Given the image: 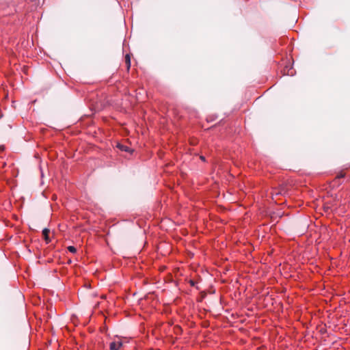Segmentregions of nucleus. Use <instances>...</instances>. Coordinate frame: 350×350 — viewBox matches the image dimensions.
<instances>
[{"label": "nucleus", "mask_w": 350, "mask_h": 350, "mask_svg": "<svg viewBox=\"0 0 350 350\" xmlns=\"http://www.w3.org/2000/svg\"><path fill=\"white\" fill-rule=\"evenodd\" d=\"M123 346V342L120 339L114 340L110 342L109 349L110 350H120Z\"/></svg>", "instance_id": "nucleus-1"}, {"label": "nucleus", "mask_w": 350, "mask_h": 350, "mask_svg": "<svg viewBox=\"0 0 350 350\" xmlns=\"http://www.w3.org/2000/svg\"><path fill=\"white\" fill-rule=\"evenodd\" d=\"M49 232H50V230L48 228H44L42 230V236L44 237V241H46V243L47 244L51 242V239L49 236Z\"/></svg>", "instance_id": "nucleus-2"}, {"label": "nucleus", "mask_w": 350, "mask_h": 350, "mask_svg": "<svg viewBox=\"0 0 350 350\" xmlns=\"http://www.w3.org/2000/svg\"><path fill=\"white\" fill-rule=\"evenodd\" d=\"M117 148L122 151H124V152H131V150L129 147H128L125 145L121 144H118Z\"/></svg>", "instance_id": "nucleus-3"}, {"label": "nucleus", "mask_w": 350, "mask_h": 350, "mask_svg": "<svg viewBox=\"0 0 350 350\" xmlns=\"http://www.w3.org/2000/svg\"><path fill=\"white\" fill-rule=\"evenodd\" d=\"M125 63L126 64L127 70H129L131 67V57L129 54L125 55Z\"/></svg>", "instance_id": "nucleus-4"}, {"label": "nucleus", "mask_w": 350, "mask_h": 350, "mask_svg": "<svg viewBox=\"0 0 350 350\" xmlns=\"http://www.w3.org/2000/svg\"><path fill=\"white\" fill-rule=\"evenodd\" d=\"M67 249H68V250L70 252H71V253L75 254V253H76V252H77V249H76V247H74V246H72V245L68 246Z\"/></svg>", "instance_id": "nucleus-5"}, {"label": "nucleus", "mask_w": 350, "mask_h": 350, "mask_svg": "<svg viewBox=\"0 0 350 350\" xmlns=\"http://www.w3.org/2000/svg\"><path fill=\"white\" fill-rule=\"evenodd\" d=\"M345 177V174L343 172H340L337 176H336V178H343Z\"/></svg>", "instance_id": "nucleus-6"}, {"label": "nucleus", "mask_w": 350, "mask_h": 350, "mask_svg": "<svg viewBox=\"0 0 350 350\" xmlns=\"http://www.w3.org/2000/svg\"><path fill=\"white\" fill-rule=\"evenodd\" d=\"M200 159L203 161H205V157L204 156H201Z\"/></svg>", "instance_id": "nucleus-7"}]
</instances>
